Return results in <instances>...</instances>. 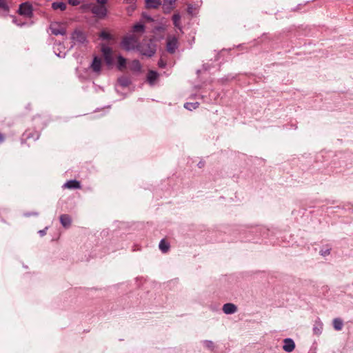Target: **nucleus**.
I'll use <instances>...</instances> for the list:
<instances>
[{
    "instance_id": "412c9836",
    "label": "nucleus",
    "mask_w": 353,
    "mask_h": 353,
    "mask_svg": "<svg viewBox=\"0 0 353 353\" xmlns=\"http://www.w3.org/2000/svg\"><path fill=\"white\" fill-rule=\"evenodd\" d=\"M323 330V323L321 321L316 322L314 327L313 332L316 335H320Z\"/></svg>"
},
{
    "instance_id": "aec40b11",
    "label": "nucleus",
    "mask_w": 353,
    "mask_h": 353,
    "mask_svg": "<svg viewBox=\"0 0 353 353\" xmlns=\"http://www.w3.org/2000/svg\"><path fill=\"white\" fill-rule=\"evenodd\" d=\"M52 8L54 10H60L63 11L66 9V4L64 2H53L52 3Z\"/></svg>"
},
{
    "instance_id": "f03ea898",
    "label": "nucleus",
    "mask_w": 353,
    "mask_h": 353,
    "mask_svg": "<svg viewBox=\"0 0 353 353\" xmlns=\"http://www.w3.org/2000/svg\"><path fill=\"white\" fill-rule=\"evenodd\" d=\"M18 13L27 18H31L33 16L32 5L30 2L22 3L19 5Z\"/></svg>"
},
{
    "instance_id": "6ab92c4d",
    "label": "nucleus",
    "mask_w": 353,
    "mask_h": 353,
    "mask_svg": "<svg viewBox=\"0 0 353 353\" xmlns=\"http://www.w3.org/2000/svg\"><path fill=\"white\" fill-rule=\"evenodd\" d=\"M158 76H159V74L157 72L153 71V70L149 71L148 76H147L148 82L151 85H152L154 83V82L155 81V80L158 78Z\"/></svg>"
},
{
    "instance_id": "473e14b6",
    "label": "nucleus",
    "mask_w": 353,
    "mask_h": 353,
    "mask_svg": "<svg viewBox=\"0 0 353 353\" xmlns=\"http://www.w3.org/2000/svg\"><path fill=\"white\" fill-rule=\"evenodd\" d=\"M155 30L158 32H163L165 30V27L163 25L155 27Z\"/></svg>"
},
{
    "instance_id": "2f4dec72",
    "label": "nucleus",
    "mask_w": 353,
    "mask_h": 353,
    "mask_svg": "<svg viewBox=\"0 0 353 353\" xmlns=\"http://www.w3.org/2000/svg\"><path fill=\"white\" fill-rule=\"evenodd\" d=\"M80 0H68V3L73 6L80 4Z\"/></svg>"
},
{
    "instance_id": "a878e982",
    "label": "nucleus",
    "mask_w": 353,
    "mask_h": 353,
    "mask_svg": "<svg viewBox=\"0 0 353 353\" xmlns=\"http://www.w3.org/2000/svg\"><path fill=\"white\" fill-rule=\"evenodd\" d=\"M141 65L140 62L138 60H134L131 63V69L134 71L141 70Z\"/></svg>"
},
{
    "instance_id": "a211bd4d",
    "label": "nucleus",
    "mask_w": 353,
    "mask_h": 353,
    "mask_svg": "<svg viewBox=\"0 0 353 353\" xmlns=\"http://www.w3.org/2000/svg\"><path fill=\"white\" fill-rule=\"evenodd\" d=\"M333 327L335 330L340 331L343 327V322L340 318H335L332 321Z\"/></svg>"
},
{
    "instance_id": "c756f323",
    "label": "nucleus",
    "mask_w": 353,
    "mask_h": 353,
    "mask_svg": "<svg viewBox=\"0 0 353 353\" xmlns=\"http://www.w3.org/2000/svg\"><path fill=\"white\" fill-rule=\"evenodd\" d=\"M100 37L102 38L103 39H110V34L105 31H103L101 32L100 34Z\"/></svg>"
},
{
    "instance_id": "7c9ffc66",
    "label": "nucleus",
    "mask_w": 353,
    "mask_h": 353,
    "mask_svg": "<svg viewBox=\"0 0 353 353\" xmlns=\"http://www.w3.org/2000/svg\"><path fill=\"white\" fill-rule=\"evenodd\" d=\"M321 254L323 256H325L330 253V248H327L325 250H321L320 252Z\"/></svg>"
},
{
    "instance_id": "9b49d317",
    "label": "nucleus",
    "mask_w": 353,
    "mask_h": 353,
    "mask_svg": "<svg viewBox=\"0 0 353 353\" xmlns=\"http://www.w3.org/2000/svg\"><path fill=\"white\" fill-rule=\"evenodd\" d=\"M237 307L232 303H228L223 305L222 310L225 314H233L237 312Z\"/></svg>"
},
{
    "instance_id": "58836bf2",
    "label": "nucleus",
    "mask_w": 353,
    "mask_h": 353,
    "mask_svg": "<svg viewBox=\"0 0 353 353\" xmlns=\"http://www.w3.org/2000/svg\"><path fill=\"white\" fill-rule=\"evenodd\" d=\"M4 140V136L2 134H0V143Z\"/></svg>"
},
{
    "instance_id": "4468645a",
    "label": "nucleus",
    "mask_w": 353,
    "mask_h": 353,
    "mask_svg": "<svg viewBox=\"0 0 353 353\" xmlns=\"http://www.w3.org/2000/svg\"><path fill=\"white\" fill-rule=\"evenodd\" d=\"M63 187L68 189H80L81 184L77 180H70L64 183Z\"/></svg>"
},
{
    "instance_id": "39448f33",
    "label": "nucleus",
    "mask_w": 353,
    "mask_h": 353,
    "mask_svg": "<svg viewBox=\"0 0 353 353\" xmlns=\"http://www.w3.org/2000/svg\"><path fill=\"white\" fill-rule=\"evenodd\" d=\"M178 48V39L174 36H169L167 38L166 50L168 52L174 54Z\"/></svg>"
},
{
    "instance_id": "c85d7f7f",
    "label": "nucleus",
    "mask_w": 353,
    "mask_h": 353,
    "mask_svg": "<svg viewBox=\"0 0 353 353\" xmlns=\"http://www.w3.org/2000/svg\"><path fill=\"white\" fill-rule=\"evenodd\" d=\"M11 17L12 18V22L18 26H23L26 24L25 23L19 21V20L14 16H11Z\"/></svg>"
},
{
    "instance_id": "393cba45",
    "label": "nucleus",
    "mask_w": 353,
    "mask_h": 353,
    "mask_svg": "<svg viewBox=\"0 0 353 353\" xmlns=\"http://www.w3.org/2000/svg\"><path fill=\"white\" fill-rule=\"evenodd\" d=\"M199 103L198 102L195 103H185L184 104V108L189 110H195L199 107Z\"/></svg>"
},
{
    "instance_id": "72a5a7b5",
    "label": "nucleus",
    "mask_w": 353,
    "mask_h": 353,
    "mask_svg": "<svg viewBox=\"0 0 353 353\" xmlns=\"http://www.w3.org/2000/svg\"><path fill=\"white\" fill-rule=\"evenodd\" d=\"M158 65L160 68H164L166 63L161 59L158 62Z\"/></svg>"
},
{
    "instance_id": "cd10ccee",
    "label": "nucleus",
    "mask_w": 353,
    "mask_h": 353,
    "mask_svg": "<svg viewBox=\"0 0 353 353\" xmlns=\"http://www.w3.org/2000/svg\"><path fill=\"white\" fill-rule=\"evenodd\" d=\"M134 30L135 32H143L144 31V26L143 24H136L134 26Z\"/></svg>"
},
{
    "instance_id": "1a4fd4ad",
    "label": "nucleus",
    "mask_w": 353,
    "mask_h": 353,
    "mask_svg": "<svg viewBox=\"0 0 353 353\" xmlns=\"http://www.w3.org/2000/svg\"><path fill=\"white\" fill-rule=\"evenodd\" d=\"M295 348L294 341L290 338H286L283 340V349L285 352L290 353Z\"/></svg>"
},
{
    "instance_id": "a19ab883",
    "label": "nucleus",
    "mask_w": 353,
    "mask_h": 353,
    "mask_svg": "<svg viewBox=\"0 0 353 353\" xmlns=\"http://www.w3.org/2000/svg\"><path fill=\"white\" fill-rule=\"evenodd\" d=\"M203 165V163L200 162V163H199V168H201Z\"/></svg>"
},
{
    "instance_id": "f8f14e48",
    "label": "nucleus",
    "mask_w": 353,
    "mask_h": 353,
    "mask_svg": "<svg viewBox=\"0 0 353 353\" xmlns=\"http://www.w3.org/2000/svg\"><path fill=\"white\" fill-rule=\"evenodd\" d=\"M59 219H60V222H61V225H63V227H64L65 228H68L70 226L71 223H72V219H71V217L68 214H61L60 216Z\"/></svg>"
},
{
    "instance_id": "2eb2a0df",
    "label": "nucleus",
    "mask_w": 353,
    "mask_h": 353,
    "mask_svg": "<svg viewBox=\"0 0 353 353\" xmlns=\"http://www.w3.org/2000/svg\"><path fill=\"white\" fill-rule=\"evenodd\" d=\"M176 0H164L163 8L165 12H169L172 8Z\"/></svg>"
},
{
    "instance_id": "5701e85b",
    "label": "nucleus",
    "mask_w": 353,
    "mask_h": 353,
    "mask_svg": "<svg viewBox=\"0 0 353 353\" xmlns=\"http://www.w3.org/2000/svg\"><path fill=\"white\" fill-rule=\"evenodd\" d=\"M117 59H118V65H117L118 69L119 70H122L125 67L126 59L121 55H119Z\"/></svg>"
},
{
    "instance_id": "f704fd0d",
    "label": "nucleus",
    "mask_w": 353,
    "mask_h": 353,
    "mask_svg": "<svg viewBox=\"0 0 353 353\" xmlns=\"http://www.w3.org/2000/svg\"><path fill=\"white\" fill-rule=\"evenodd\" d=\"M137 0H124V2L127 4H135Z\"/></svg>"
},
{
    "instance_id": "bb28decb",
    "label": "nucleus",
    "mask_w": 353,
    "mask_h": 353,
    "mask_svg": "<svg viewBox=\"0 0 353 353\" xmlns=\"http://www.w3.org/2000/svg\"><path fill=\"white\" fill-rule=\"evenodd\" d=\"M118 82L122 87H127L130 84V80L124 77H120L118 79Z\"/></svg>"
},
{
    "instance_id": "dca6fc26",
    "label": "nucleus",
    "mask_w": 353,
    "mask_h": 353,
    "mask_svg": "<svg viewBox=\"0 0 353 353\" xmlns=\"http://www.w3.org/2000/svg\"><path fill=\"white\" fill-rule=\"evenodd\" d=\"M170 243L167 241L165 239H161L159 244V248L163 253H166L167 252H168V250H170Z\"/></svg>"
},
{
    "instance_id": "e433bc0d",
    "label": "nucleus",
    "mask_w": 353,
    "mask_h": 353,
    "mask_svg": "<svg viewBox=\"0 0 353 353\" xmlns=\"http://www.w3.org/2000/svg\"><path fill=\"white\" fill-rule=\"evenodd\" d=\"M143 17H144L145 19H147L148 21H153V19H152L151 17L148 16V15H146V14H143Z\"/></svg>"
},
{
    "instance_id": "f257e3e1",
    "label": "nucleus",
    "mask_w": 353,
    "mask_h": 353,
    "mask_svg": "<svg viewBox=\"0 0 353 353\" xmlns=\"http://www.w3.org/2000/svg\"><path fill=\"white\" fill-rule=\"evenodd\" d=\"M139 50L143 55L152 57L156 52V44L152 40L143 42L140 45Z\"/></svg>"
},
{
    "instance_id": "423d86ee",
    "label": "nucleus",
    "mask_w": 353,
    "mask_h": 353,
    "mask_svg": "<svg viewBox=\"0 0 353 353\" xmlns=\"http://www.w3.org/2000/svg\"><path fill=\"white\" fill-rule=\"evenodd\" d=\"M71 39L74 41V43L81 44H84L87 42V37L85 34L79 30H76L72 34Z\"/></svg>"
},
{
    "instance_id": "4c0bfd02",
    "label": "nucleus",
    "mask_w": 353,
    "mask_h": 353,
    "mask_svg": "<svg viewBox=\"0 0 353 353\" xmlns=\"http://www.w3.org/2000/svg\"><path fill=\"white\" fill-rule=\"evenodd\" d=\"M97 3L101 5H104L107 0H97Z\"/></svg>"
},
{
    "instance_id": "20e7f679",
    "label": "nucleus",
    "mask_w": 353,
    "mask_h": 353,
    "mask_svg": "<svg viewBox=\"0 0 353 353\" xmlns=\"http://www.w3.org/2000/svg\"><path fill=\"white\" fill-rule=\"evenodd\" d=\"M50 29L54 35H65L66 33L64 25L59 22L51 23Z\"/></svg>"
},
{
    "instance_id": "ddd939ff",
    "label": "nucleus",
    "mask_w": 353,
    "mask_h": 353,
    "mask_svg": "<svg viewBox=\"0 0 353 353\" xmlns=\"http://www.w3.org/2000/svg\"><path fill=\"white\" fill-rule=\"evenodd\" d=\"M10 11V7L6 0H0V15L6 16Z\"/></svg>"
},
{
    "instance_id": "6e6552de",
    "label": "nucleus",
    "mask_w": 353,
    "mask_h": 353,
    "mask_svg": "<svg viewBox=\"0 0 353 353\" xmlns=\"http://www.w3.org/2000/svg\"><path fill=\"white\" fill-rule=\"evenodd\" d=\"M92 12L99 18H103L107 14V9L104 5L94 6L92 8Z\"/></svg>"
},
{
    "instance_id": "c9c22d12",
    "label": "nucleus",
    "mask_w": 353,
    "mask_h": 353,
    "mask_svg": "<svg viewBox=\"0 0 353 353\" xmlns=\"http://www.w3.org/2000/svg\"><path fill=\"white\" fill-rule=\"evenodd\" d=\"M48 230V227H46L45 229L43 230H41L39 231V233L40 234L41 236H44L46 234V230Z\"/></svg>"
},
{
    "instance_id": "ea45409f",
    "label": "nucleus",
    "mask_w": 353,
    "mask_h": 353,
    "mask_svg": "<svg viewBox=\"0 0 353 353\" xmlns=\"http://www.w3.org/2000/svg\"><path fill=\"white\" fill-rule=\"evenodd\" d=\"M55 53L59 57H64V56H65V53L63 54H61L60 53L57 54L56 52H55Z\"/></svg>"
},
{
    "instance_id": "7ed1b4c3",
    "label": "nucleus",
    "mask_w": 353,
    "mask_h": 353,
    "mask_svg": "<svg viewBox=\"0 0 353 353\" xmlns=\"http://www.w3.org/2000/svg\"><path fill=\"white\" fill-rule=\"evenodd\" d=\"M101 52L103 53L104 61L107 65H112L114 62L112 49L105 45H102Z\"/></svg>"
},
{
    "instance_id": "9d476101",
    "label": "nucleus",
    "mask_w": 353,
    "mask_h": 353,
    "mask_svg": "<svg viewBox=\"0 0 353 353\" xmlns=\"http://www.w3.org/2000/svg\"><path fill=\"white\" fill-rule=\"evenodd\" d=\"M92 70L97 74H99L101 69V60L97 57H94L90 65Z\"/></svg>"
},
{
    "instance_id": "b1692460",
    "label": "nucleus",
    "mask_w": 353,
    "mask_h": 353,
    "mask_svg": "<svg viewBox=\"0 0 353 353\" xmlns=\"http://www.w3.org/2000/svg\"><path fill=\"white\" fill-rule=\"evenodd\" d=\"M202 344L205 348H207L210 350H213L215 347L214 342L210 340H204L202 341Z\"/></svg>"
},
{
    "instance_id": "f3484780",
    "label": "nucleus",
    "mask_w": 353,
    "mask_h": 353,
    "mask_svg": "<svg viewBox=\"0 0 353 353\" xmlns=\"http://www.w3.org/2000/svg\"><path fill=\"white\" fill-rule=\"evenodd\" d=\"M148 8H157L161 4V0H145Z\"/></svg>"
},
{
    "instance_id": "4be33fe9",
    "label": "nucleus",
    "mask_w": 353,
    "mask_h": 353,
    "mask_svg": "<svg viewBox=\"0 0 353 353\" xmlns=\"http://www.w3.org/2000/svg\"><path fill=\"white\" fill-rule=\"evenodd\" d=\"M180 20H181V16L179 14L176 13L172 16V21H173L174 26L176 28H179V30H181Z\"/></svg>"
},
{
    "instance_id": "0eeeda50",
    "label": "nucleus",
    "mask_w": 353,
    "mask_h": 353,
    "mask_svg": "<svg viewBox=\"0 0 353 353\" xmlns=\"http://www.w3.org/2000/svg\"><path fill=\"white\" fill-rule=\"evenodd\" d=\"M137 40L132 37H128L123 39L121 42L122 47L126 50H133L137 45Z\"/></svg>"
}]
</instances>
